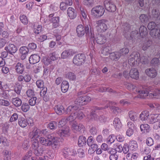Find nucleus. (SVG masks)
<instances>
[{"label":"nucleus","mask_w":160,"mask_h":160,"mask_svg":"<svg viewBox=\"0 0 160 160\" xmlns=\"http://www.w3.org/2000/svg\"><path fill=\"white\" fill-rule=\"evenodd\" d=\"M140 61L142 64H147L148 62V58L147 57L145 56H142L140 57H139Z\"/></svg>","instance_id":"bf43d9fd"},{"label":"nucleus","mask_w":160,"mask_h":160,"mask_svg":"<svg viewBox=\"0 0 160 160\" xmlns=\"http://www.w3.org/2000/svg\"><path fill=\"white\" fill-rule=\"evenodd\" d=\"M21 22L24 25H27L28 23V20L26 16L24 15H21L19 17Z\"/></svg>","instance_id":"864d4df0"},{"label":"nucleus","mask_w":160,"mask_h":160,"mask_svg":"<svg viewBox=\"0 0 160 160\" xmlns=\"http://www.w3.org/2000/svg\"><path fill=\"white\" fill-rule=\"evenodd\" d=\"M76 118H78L79 119H82L84 115L83 113L80 110H78L76 114Z\"/></svg>","instance_id":"0e129e2a"},{"label":"nucleus","mask_w":160,"mask_h":160,"mask_svg":"<svg viewBox=\"0 0 160 160\" xmlns=\"http://www.w3.org/2000/svg\"><path fill=\"white\" fill-rule=\"evenodd\" d=\"M4 49L5 51H8L9 54L13 55L17 51L18 48L14 44L10 43L6 46L4 48Z\"/></svg>","instance_id":"ddd939ff"},{"label":"nucleus","mask_w":160,"mask_h":160,"mask_svg":"<svg viewBox=\"0 0 160 160\" xmlns=\"http://www.w3.org/2000/svg\"><path fill=\"white\" fill-rule=\"evenodd\" d=\"M96 41L97 43L102 44L106 42V38L104 37L100 34H98L96 36Z\"/></svg>","instance_id":"cd10ccee"},{"label":"nucleus","mask_w":160,"mask_h":160,"mask_svg":"<svg viewBox=\"0 0 160 160\" xmlns=\"http://www.w3.org/2000/svg\"><path fill=\"white\" fill-rule=\"evenodd\" d=\"M79 107L76 105H72L68 107L65 110V113L68 114L76 115L78 110Z\"/></svg>","instance_id":"2eb2a0df"},{"label":"nucleus","mask_w":160,"mask_h":160,"mask_svg":"<svg viewBox=\"0 0 160 160\" xmlns=\"http://www.w3.org/2000/svg\"><path fill=\"white\" fill-rule=\"evenodd\" d=\"M130 76L132 78L137 80L139 78V72L136 68H132L129 72Z\"/></svg>","instance_id":"5701e85b"},{"label":"nucleus","mask_w":160,"mask_h":160,"mask_svg":"<svg viewBox=\"0 0 160 160\" xmlns=\"http://www.w3.org/2000/svg\"><path fill=\"white\" fill-rule=\"evenodd\" d=\"M19 51L21 54L20 57L21 59V60H23L26 58L29 50L27 47L22 46L20 48Z\"/></svg>","instance_id":"f3484780"},{"label":"nucleus","mask_w":160,"mask_h":160,"mask_svg":"<svg viewBox=\"0 0 160 160\" xmlns=\"http://www.w3.org/2000/svg\"><path fill=\"white\" fill-rule=\"evenodd\" d=\"M60 18L59 17H55L49 19L52 23V27L54 28L58 27L59 25Z\"/></svg>","instance_id":"b1692460"},{"label":"nucleus","mask_w":160,"mask_h":160,"mask_svg":"<svg viewBox=\"0 0 160 160\" xmlns=\"http://www.w3.org/2000/svg\"><path fill=\"white\" fill-rule=\"evenodd\" d=\"M27 47L29 50H31L33 51L36 49L37 46L35 43L32 42L29 43Z\"/></svg>","instance_id":"4d7b16f0"},{"label":"nucleus","mask_w":160,"mask_h":160,"mask_svg":"<svg viewBox=\"0 0 160 160\" xmlns=\"http://www.w3.org/2000/svg\"><path fill=\"white\" fill-rule=\"evenodd\" d=\"M108 107V105H106L104 107H100L97 106L93 107V109L91 111L90 117H88V118H90V119L91 120H93L95 121H98L99 116H98L95 113L97 110H102L107 108Z\"/></svg>","instance_id":"6e6552de"},{"label":"nucleus","mask_w":160,"mask_h":160,"mask_svg":"<svg viewBox=\"0 0 160 160\" xmlns=\"http://www.w3.org/2000/svg\"><path fill=\"white\" fill-rule=\"evenodd\" d=\"M67 77L71 80H74L76 79V75L73 72H68L66 75Z\"/></svg>","instance_id":"5fc2aeb1"},{"label":"nucleus","mask_w":160,"mask_h":160,"mask_svg":"<svg viewBox=\"0 0 160 160\" xmlns=\"http://www.w3.org/2000/svg\"><path fill=\"white\" fill-rule=\"evenodd\" d=\"M63 155L65 158H68L70 156H75L77 154L76 151L71 148H65L63 150Z\"/></svg>","instance_id":"9b49d317"},{"label":"nucleus","mask_w":160,"mask_h":160,"mask_svg":"<svg viewBox=\"0 0 160 160\" xmlns=\"http://www.w3.org/2000/svg\"><path fill=\"white\" fill-rule=\"evenodd\" d=\"M24 80L27 82H29L31 79V76L28 74H26L23 75Z\"/></svg>","instance_id":"774afa93"},{"label":"nucleus","mask_w":160,"mask_h":160,"mask_svg":"<svg viewBox=\"0 0 160 160\" xmlns=\"http://www.w3.org/2000/svg\"><path fill=\"white\" fill-rule=\"evenodd\" d=\"M72 128L73 130L79 131L84 128V126L81 123L78 124L76 122L73 123L72 125Z\"/></svg>","instance_id":"a878e982"},{"label":"nucleus","mask_w":160,"mask_h":160,"mask_svg":"<svg viewBox=\"0 0 160 160\" xmlns=\"http://www.w3.org/2000/svg\"><path fill=\"white\" fill-rule=\"evenodd\" d=\"M12 102L14 106L17 107L20 106L22 103V100L18 98H12Z\"/></svg>","instance_id":"c9c22d12"},{"label":"nucleus","mask_w":160,"mask_h":160,"mask_svg":"<svg viewBox=\"0 0 160 160\" xmlns=\"http://www.w3.org/2000/svg\"><path fill=\"white\" fill-rule=\"evenodd\" d=\"M139 33L137 30L132 32V35H134L133 39H137L140 37L142 38L145 37L148 34V32L147 29L145 27L143 26H141L139 29Z\"/></svg>","instance_id":"20e7f679"},{"label":"nucleus","mask_w":160,"mask_h":160,"mask_svg":"<svg viewBox=\"0 0 160 160\" xmlns=\"http://www.w3.org/2000/svg\"><path fill=\"white\" fill-rule=\"evenodd\" d=\"M151 64L153 66H157L159 64V61L157 58H154L151 61Z\"/></svg>","instance_id":"e2e57ef3"},{"label":"nucleus","mask_w":160,"mask_h":160,"mask_svg":"<svg viewBox=\"0 0 160 160\" xmlns=\"http://www.w3.org/2000/svg\"><path fill=\"white\" fill-rule=\"evenodd\" d=\"M113 125L117 130L120 128L122 126V124L119 118H114L113 122Z\"/></svg>","instance_id":"473e14b6"},{"label":"nucleus","mask_w":160,"mask_h":160,"mask_svg":"<svg viewBox=\"0 0 160 160\" xmlns=\"http://www.w3.org/2000/svg\"><path fill=\"white\" fill-rule=\"evenodd\" d=\"M67 14L71 19H74L77 16V12L76 10L73 8L70 7L67 10Z\"/></svg>","instance_id":"a211bd4d"},{"label":"nucleus","mask_w":160,"mask_h":160,"mask_svg":"<svg viewBox=\"0 0 160 160\" xmlns=\"http://www.w3.org/2000/svg\"><path fill=\"white\" fill-rule=\"evenodd\" d=\"M121 57V54L118 52H114L110 53L109 55L110 58L112 60L117 61Z\"/></svg>","instance_id":"7c9ffc66"},{"label":"nucleus","mask_w":160,"mask_h":160,"mask_svg":"<svg viewBox=\"0 0 160 160\" xmlns=\"http://www.w3.org/2000/svg\"><path fill=\"white\" fill-rule=\"evenodd\" d=\"M115 138L116 136L114 135H110L108 139L107 143L109 144H112L114 142Z\"/></svg>","instance_id":"052dcab7"},{"label":"nucleus","mask_w":160,"mask_h":160,"mask_svg":"<svg viewBox=\"0 0 160 160\" xmlns=\"http://www.w3.org/2000/svg\"><path fill=\"white\" fill-rule=\"evenodd\" d=\"M31 141L32 144L31 148L34 150V153L36 156H39L42 153L43 150L41 147L39 146L38 141L36 139H31Z\"/></svg>","instance_id":"39448f33"},{"label":"nucleus","mask_w":160,"mask_h":160,"mask_svg":"<svg viewBox=\"0 0 160 160\" xmlns=\"http://www.w3.org/2000/svg\"><path fill=\"white\" fill-rule=\"evenodd\" d=\"M36 85L39 88H44V82L42 80H38L36 81Z\"/></svg>","instance_id":"680f3d73"},{"label":"nucleus","mask_w":160,"mask_h":160,"mask_svg":"<svg viewBox=\"0 0 160 160\" xmlns=\"http://www.w3.org/2000/svg\"><path fill=\"white\" fill-rule=\"evenodd\" d=\"M18 124L19 125L22 127H26L28 124L27 120L24 118H19L18 119Z\"/></svg>","instance_id":"2f4dec72"},{"label":"nucleus","mask_w":160,"mask_h":160,"mask_svg":"<svg viewBox=\"0 0 160 160\" xmlns=\"http://www.w3.org/2000/svg\"><path fill=\"white\" fill-rule=\"evenodd\" d=\"M81 98H82V101L83 102V105H85L89 103L91 100V98L88 96L85 95L81 96Z\"/></svg>","instance_id":"79ce46f5"},{"label":"nucleus","mask_w":160,"mask_h":160,"mask_svg":"<svg viewBox=\"0 0 160 160\" xmlns=\"http://www.w3.org/2000/svg\"><path fill=\"white\" fill-rule=\"evenodd\" d=\"M149 30H151L150 34L151 35V32L152 30H157L160 28V24H156L154 22H151L149 23L147 26Z\"/></svg>","instance_id":"412c9836"},{"label":"nucleus","mask_w":160,"mask_h":160,"mask_svg":"<svg viewBox=\"0 0 160 160\" xmlns=\"http://www.w3.org/2000/svg\"><path fill=\"white\" fill-rule=\"evenodd\" d=\"M138 148V144L135 141L131 142L129 144V149L132 151L135 150Z\"/></svg>","instance_id":"a18cd8bd"},{"label":"nucleus","mask_w":160,"mask_h":160,"mask_svg":"<svg viewBox=\"0 0 160 160\" xmlns=\"http://www.w3.org/2000/svg\"><path fill=\"white\" fill-rule=\"evenodd\" d=\"M104 4L106 9L109 12H114L116 11V6L111 0H105Z\"/></svg>","instance_id":"9d476101"},{"label":"nucleus","mask_w":160,"mask_h":160,"mask_svg":"<svg viewBox=\"0 0 160 160\" xmlns=\"http://www.w3.org/2000/svg\"><path fill=\"white\" fill-rule=\"evenodd\" d=\"M87 139L84 136H81L79 137L78 139V146L82 147L86 143Z\"/></svg>","instance_id":"4c0bfd02"},{"label":"nucleus","mask_w":160,"mask_h":160,"mask_svg":"<svg viewBox=\"0 0 160 160\" xmlns=\"http://www.w3.org/2000/svg\"><path fill=\"white\" fill-rule=\"evenodd\" d=\"M139 19L144 24L146 23L149 20L148 16L144 14L141 15L139 17Z\"/></svg>","instance_id":"49530a36"},{"label":"nucleus","mask_w":160,"mask_h":160,"mask_svg":"<svg viewBox=\"0 0 160 160\" xmlns=\"http://www.w3.org/2000/svg\"><path fill=\"white\" fill-rule=\"evenodd\" d=\"M39 102V100H37V98L35 97H32L28 101V103L31 106H33L35 104H38Z\"/></svg>","instance_id":"a19ab883"},{"label":"nucleus","mask_w":160,"mask_h":160,"mask_svg":"<svg viewBox=\"0 0 160 160\" xmlns=\"http://www.w3.org/2000/svg\"><path fill=\"white\" fill-rule=\"evenodd\" d=\"M69 88V83L67 81H63L61 85L62 91L64 93L68 91Z\"/></svg>","instance_id":"72a5a7b5"},{"label":"nucleus","mask_w":160,"mask_h":160,"mask_svg":"<svg viewBox=\"0 0 160 160\" xmlns=\"http://www.w3.org/2000/svg\"><path fill=\"white\" fill-rule=\"evenodd\" d=\"M151 15L152 16V18H154L155 19L158 20L159 18L160 13L158 10L154 8L152 10Z\"/></svg>","instance_id":"37998d69"},{"label":"nucleus","mask_w":160,"mask_h":160,"mask_svg":"<svg viewBox=\"0 0 160 160\" xmlns=\"http://www.w3.org/2000/svg\"><path fill=\"white\" fill-rule=\"evenodd\" d=\"M40 56L37 54H33L29 58V62L30 64H34L38 62L40 60Z\"/></svg>","instance_id":"4be33fe9"},{"label":"nucleus","mask_w":160,"mask_h":160,"mask_svg":"<svg viewBox=\"0 0 160 160\" xmlns=\"http://www.w3.org/2000/svg\"><path fill=\"white\" fill-rule=\"evenodd\" d=\"M8 91H5L2 92L0 93V97L3 98L4 99H7L8 98Z\"/></svg>","instance_id":"69168bd1"},{"label":"nucleus","mask_w":160,"mask_h":160,"mask_svg":"<svg viewBox=\"0 0 160 160\" xmlns=\"http://www.w3.org/2000/svg\"><path fill=\"white\" fill-rule=\"evenodd\" d=\"M18 119V115L16 113H14L11 117L8 123L15 121Z\"/></svg>","instance_id":"338daca9"},{"label":"nucleus","mask_w":160,"mask_h":160,"mask_svg":"<svg viewBox=\"0 0 160 160\" xmlns=\"http://www.w3.org/2000/svg\"><path fill=\"white\" fill-rule=\"evenodd\" d=\"M15 72L19 74H22L25 71V68L24 65L21 63L18 62L14 68Z\"/></svg>","instance_id":"dca6fc26"},{"label":"nucleus","mask_w":160,"mask_h":160,"mask_svg":"<svg viewBox=\"0 0 160 160\" xmlns=\"http://www.w3.org/2000/svg\"><path fill=\"white\" fill-rule=\"evenodd\" d=\"M43 31L42 26L41 25H38L36 28H35L33 30L34 33L37 35Z\"/></svg>","instance_id":"8fccbe9b"},{"label":"nucleus","mask_w":160,"mask_h":160,"mask_svg":"<svg viewBox=\"0 0 160 160\" xmlns=\"http://www.w3.org/2000/svg\"><path fill=\"white\" fill-rule=\"evenodd\" d=\"M69 127H67L64 129L59 130L58 132V134L61 137H67L69 135Z\"/></svg>","instance_id":"bb28decb"},{"label":"nucleus","mask_w":160,"mask_h":160,"mask_svg":"<svg viewBox=\"0 0 160 160\" xmlns=\"http://www.w3.org/2000/svg\"><path fill=\"white\" fill-rule=\"evenodd\" d=\"M39 141L42 145L46 146H51L53 149H57L58 146V139L52 134L48 135L45 138L40 137Z\"/></svg>","instance_id":"f257e3e1"},{"label":"nucleus","mask_w":160,"mask_h":160,"mask_svg":"<svg viewBox=\"0 0 160 160\" xmlns=\"http://www.w3.org/2000/svg\"><path fill=\"white\" fill-rule=\"evenodd\" d=\"M85 56L84 54L79 53L75 55L73 59V62L74 64L77 66H79L85 62Z\"/></svg>","instance_id":"1a4fd4ad"},{"label":"nucleus","mask_w":160,"mask_h":160,"mask_svg":"<svg viewBox=\"0 0 160 160\" xmlns=\"http://www.w3.org/2000/svg\"><path fill=\"white\" fill-rule=\"evenodd\" d=\"M104 12V9L101 6H98L94 7L91 11L92 15L97 18L102 16Z\"/></svg>","instance_id":"423d86ee"},{"label":"nucleus","mask_w":160,"mask_h":160,"mask_svg":"<svg viewBox=\"0 0 160 160\" xmlns=\"http://www.w3.org/2000/svg\"><path fill=\"white\" fill-rule=\"evenodd\" d=\"M22 86L19 84L15 87L14 92L18 95H20L22 89Z\"/></svg>","instance_id":"6e6d98bb"},{"label":"nucleus","mask_w":160,"mask_h":160,"mask_svg":"<svg viewBox=\"0 0 160 160\" xmlns=\"http://www.w3.org/2000/svg\"><path fill=\"white\" fill-rule=\"evenodd\" d=\"M76 7L78 10L80 11L81 14L83 19H85L87 18L86 10L78 4H77V6Z\"/></svg>","instance_id":"c756f323"},{"label":"nucleus","mask_w":160,"mask_h":160,"mask_svg":"<svg viewBox=\"0 0 160 160\" xmlns=\"http://www.w3.org/2000/svg\"><path fill=\"white\" fill-rule=\"evenodd\" d=\"M151 36L153 38H158L160 40V29L157 30H152L151 32Z\"/></svg>","instance_id":"e433bc0d"},{"label":"nucleus","mask_w":160,"mask_h":160,"mask_svg":"<svg viewBox=\"0 0 160 160\" xmlns=\"http://www.w3.org/2000/svg\"><path fill=\"white\" fill-rule=\"evenodd\" d=\"M67 122V119L66 118H62L58 122V126L59 128L62 127L64 126Z\"/></svg>","instance_id":"13d9d810"},{"label":"nucleus","mask_w":160,"mask_h":160,"mask_svg":"<svg viewBox=\"0 0 160 160\" xmlns=\"http://www.w3.org/2000/svg\"><path fill=\"white\" fill-rule=\"evenodd\" d=\"M152 43V41L148 40L147 41L145 42L143 44L142 48L143 50H147L148 48L150 47Z\"/></svg>","instance_id":"de8ad7c7"},{"label":"nucleus","mask_w":160,"mask_h":160,"mask_svg":"<svg viewBox=\"0 0 160 160\" xmlns=\"http://www.w3.org/2000/svg\"><path fill=\"white\" fill-rule=\"evenodd\" d=\"M107 21L104 19H102L97 21V24H98L97 28L98 29H100V31L103 32L106 31L108 27L107 24Z\"/></svg>","instance_id":"f8f14e48"},{"label":"nucleus","mask_w":160,"mask_h":160,"mask_svg":"<svg viewBox=\"0 0 160 160\" xmlns=\"http://www.w3.org/2000/svg\"><path fill=\"white\" fill-rule=\"evenodd\" d=\"M94 3L93 0H83V3L88 7L92 6Z\"/></svg>","instance_id":"603ef678"},{"label":"nucleus","mask_w":160,"mask_h":160,"mask_svg":"<svg viewBox=\"0 0 160 160\" xmlns=\"http://www.w3.org/2000/svg\"><path fill=\"white\" fill-rule=\"evenodd\" d=\"M145 72L149 77L152 78L155 77L157 75L156 70L152 68L146 69Z\"/></svg>","instance_id":"aec40b11"},{"label":"nucleus","mask_w":160,"mask_h":160,"mask_svg":"<svg viewBox=\"0 0 160 160\" xmlns=\"http://www.w3.org/2000/svg\"><path fill=\"white\" fill-rule=\"evenodd\" d=\"M140 128L141 131L143 132H148L150 130V126L148 124H141Z\"/></svg>","instance_id":"c03bdc74"},{"label":"nucleus","mask_w":160,"mask_h":160,"mask_svg":"<svg viewBox=\"0 0 160 160\" xmlns=\"http://www.w3.org/2000/svg\"><path fill=\"white\" fill-rule=\"evenodd\" d=\"M130 25L127 23H123L121 26L122 30L123 32L125 37L128 39L132 40L133 39L134 35H132V32L130 33Z\"/></svg>","instance_id":"7ed1b4c3"},{"label":"nucleus","mask_w":160,"mask_h":160,"mask_svg":"<svg viewBox=\"0 0 160 160\" xmlns=\"http://www.w3.org/2000/svg\"><path fill=\"white\" fill-rule=\"evenodd\" d=\"M128 116L131 121L135 122L137 120L138 114L135 112L130 111L128 112Z\"/></svg>","instance_id":"f704fd0d"},{"label":"nucleus","mask_w":160,"mask_h":160,"mask_svg":"<svg viewBox=\"0 0 160 160\" xmlns=\"http://www.w3.org/2000/svg\"><path fill=\"white\" fill-rule=\"evenodd\" d=\"M90 28V25H78L76 28L77 36L79 37H82L85 34L86 35H89Z\"/></svg>","instance_id":"f03ea898"},{"label":"nucleus","mask_w":160,"mask_h":160,"mask_svg":"<svg viewBox=\"0 0 160 160\" xmlns=\"http://www.w3.org/2000/svg\"><path fill=\"white\" fill-rule=\"evenodd\" d=\"M131 58L128 60V63L131 66H135L138 64L140 59V54L136 52H133L130 55Z\"/></svg>","instance_id":"0eeeda50"},{"label":"nucleus","mask_w":160,"mask_h":160,"mask_svg":"<svg viewBox=\"0 0 160 160\" xmlns=\"http://www.w3.org/2000/svg\"><path fill=\"white\" fill-rule=\"evenodd\" d=\"M21 108L23 112H26L29 110L30 107L28 103L23 102Z\"/></svg>","instance_id":"09e8293b"},{"label":"nucleus","mask_w":160,"mask_h":160,"mask_svg":"<svg viewBox=\"0 0 160 160\" xmlns=\"http://www.w3.org/2000/svg\"><path fill=\"white\" fill-rule=\"evenodd\" d=\"M57 123L55 121H52L48 124V127L51 129H55L56 128Z\"/></svg>","instance_id":"3c124183"},{"label":"nucleus","mask_w":160,"mask_h":160,"mask_svg":"<svg viewBox=\"0 0 160 160\" xmlns=\"http://www.w3.org/2000/svg\"><path fill=\"white\" fill-rule=\"evenodd\" d=\"M160 121V113L151 114L148 118V122L150 124H153Z\"/></svg>","instance_id":"4468645a"},{"label":"nucleus","mask_w":160,"mask_h":160,"mask_svg":"<svg viewBox=\"0 0 160 160\" xmlns=\"http://www.w3.org/2000/svg\"><path fill=\"white\" fill-rule=\"evenodd\" d=\"M40 130L39 129L35 128L33 130V131L32 132L30 133V137L31 138V139H35V138L37 135L38 134H40Z\"/></svg>","instance_id":"ea45409f"},{"label":"nucleus","mask_w":160,"mask_h":160,"mask_svg":"<svg viewBox=\"0 0 160 160\" xmlns=\"http://www.w3.org/2000/svg\"><path fill=\"white\" fill-rule=\"evenodd\" d=\"M72 51L71 49H68L63 51L61 54V57L62 58H66L71 56Z\"/></svg>","instance_id":"58836bf2"},{"label":"nucleus","mask_w":160,"mask_h":160,"mask_svg":"<svg viewBox=\"0 0 160 160\" xmlns=\"http://www.w3.org/2000/svg\"><path fill=\"white\" fill-rule=\"evenodd\" d=\"M149 112L147 111H142L139 116V118L142 121H145L147 120L148 121V119L149 117Z\"/></svg>","instance_id":"393cba45"},{"label":"nucleus","mask_w":160,"mask_h":160,"mask_svg":"<svg viewBox=\"0 0 160 160\" xmlns=\"http://www.w3.org/2000/svg\"><path fill=\"white\" fill-rule=\"evenodd\" d=\"M54 109L56 113L59 115H61L64 112H65L63 107L61 105H58L56 106Z\"/></svg>","instance_id":"c85d7f7f"},{"label":"nucleus","mask_w":160,"mask_h":160,"mask_svg":"<svg viewBox=\"0 0 160 160\" xmlns=\"http://www.w3.org/2000/svg\"><path fill=\"white\" fill-rule=\"evenodd\" d=\"M133 92L137 94L138 97L140 98H144L148 96L149 93V91L148 90H140L137 89L135 90V92L133 91Z\"/></svg>","instance_id":"6ab92c4d"}]
</instances>
